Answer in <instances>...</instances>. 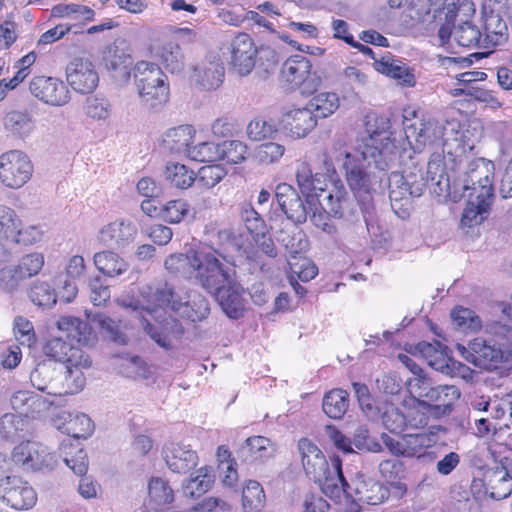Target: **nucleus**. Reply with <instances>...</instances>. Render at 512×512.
I'll return each instance as SVG.
<instances>
[{"mask_svg": "<svg viewBox=\"0 0 512 512\" xmlns=\"http://www.w3.org/2000/svg\"><path fill=\"white\" fill-rule=\"evenodd\" d=\"M364 132L359 150L345 152L342 165L347 184L355 194L369 193L372 188L369 159L383 169L397 149L387 118L374 112L368 113L364 120Z\"/></svg>", "mask_w": 512, "mask_h": 512, "instance_id": "obj_1", "label": "nucleus"}, {"mask_svg": "<svg viewBox=\"0 0 512 512\" xmlns=\"http://www.w3.org/2000/svg\"><path fill=\"white\" fill-rule=\"evenodd\" d=\"M303 470L308 478L318 483L322 492L331 499L343 497L339 512H360L361 506L349 500L348 482L342 471V460L333 455L327 460L321 449L310 439L301 438L297 444Z\"/></svg>", "mask_w": 512, "mask_h": 512, "instance_id": "obj_2", "label": "nucleus"}, {"mask_svg": "<svg viewBox=\"0 0 512 512\" xmlns=\"http://www.w3.org/2000/svg\"><path fill=\"white\" fill-rule=\"evenodd\" d=\"M220 258L206 257L200 262V286L218 302L231 319H239L245 313L243 287L236 281V271Z\"/></svg>", "mask_w": 512, "mask_h": 512, "instance_id": "obj_3", "label": "nucleus"}, {"mask_svg": "<svg viewBox=\"0 0 512 512\" xmlns=\"http://www.w3.org/2000/svg\"><path fill=\"white\" fill-rule=\"evenodd\" d=\"M241 219L253 242H240V239L231 230L220 231L219 237L221 239H231L240 255L244 256L247 260L258 263L261 260L262 254L269 258H275L277 256V248L268 226L251 204H244L242 206Z\"/></svg>", "mask_w": 512, "mask_h": 512, "instance_id": "obj_4", "label": "nucleus"}, {"mask_svg": "<svg viewBox=\"0 0 512 512\" xmlns=\"http://www.w3.org/2000/svg\"><path fill=\"white\" fill-rule=\"evenodd\" d=\"M132 77L138 96L145 105L159 108L169 101V80L158 64L138 61L132 68Z\"/></svg>", "mask_w": 512, "mask_h": 512, "instance_id": "obj_5", "label": "nucleus"}, {"mask_svg": "<svg viewBox=\"0 0 512 512\" xmlns=\"http://www.w3.org/2000/svg\"><path fill=\"white\" fill-rule=\"evenodd\" d=\"M451 5L453 8H449L450 4H448V11H446L448 23L455 24L457 20L461 22L454 31V39L457 44L466 48H488L491 42L488 28L486 27L487 34L483 37L479 28L470 22V18L475 14L473 2L464 0L460 4H456L453 1Z\"/></svg>", "mask_w": 512, "mask_h": 512, "instance_id": "obj_6", "label": "nucleus"}, {"mask_svg": "<svg viewBox=\"0 0 512 512\" xmlns=\"http://www.w3.org/2000/svg\"><path fill=\"white\" fill-rule=\"evenodd\" d=\"M402 124L407 140L413 139L417 149L426 145H433L442 137V127L438 122L427 117L414 105L403 108Z\"/></svg>", "mask_w": 512, "mask_h": 512, "instance_id": "obj_7", "label": "nucleus"}, {"mask_svg": "<svg viewBox=\"0 0 512 512\" xmlns=\"http://www.w3.org/2000/svg\"><path fill=\"white\" fill-rule=\"evenodd\" d=\"M34 173L30 157L22 150L12 149L0 155V182L9 189H20Z\"/></svg>", "mask_w": 512, "mask_h": 512, "instance_id": "obj_8", "label": "nucleus"}, {"mask_svg": "<svg viewBox=\"0 0 512 512\" xmlns=\"http://www.w3.org/2000/svg\"><path fill=\"white\" fill-rule=\"evenodd\" d=\"M487 79V74L482 71H467L456 76L455 87L450 89V96L463 97L465 102H482L492 108H500L501 101L496 92L485 88L484 86L475 85V82H482Z\"/></svg>", "mask_w": 512, "mask_h": 512, "instance_id": "obj_9", "label": "nucleus"}, {"mask_svg": "<svg viewBox=\"0 0 512 512\" xmlns=\"http://www.w3.org/2000/svg\"><path fill=\"white\" fill-rule=\"evenodd\" d=\"M312 63L301 54L288 57L282 64L279 80L289 90H300L302 94H311L316 90L312 77Z\"/></svg>", "mask_w": 512, "mask_h": 512, "instance_id": "obj_10", "label": "nucleus"}, {"mask_svg": "<svg viewBox=\"0 0 512 512\" xmlns=\"http://www.w3.org/2000/svg\"><path fill=\"white\" fill-rule=\"evenodd\" d=\"M230 68L241 76L251 73L256 64L258 49L252 37L244 32L237 33L226 47Z\"/></svg>", "mask_w": 512, "mask_h": 512, "instance_id": "obj_11", "label": "nucleus"}, {"mask_svg": "<svg viewBox=\"0 0 512 512\" xmlns=\"http://www.w3.org/2000/svg\"><path fill=\"white\" fill-rule=\"evenodd\" d=\"M141 297L143 309L150 314L159 311L176 313L181 307V300H184L182 293L166 281L148 285L141 291Z\"/></svg>", "mask_w": 512, "mask_h": 512, "instance_id": "obj_12", "label": "nucleus"}, {"mask_svg": "<svg viewBox=\"0 0 512 512\" xmlns=\"http://www.w3.org/2000/svg\"><path fill=\"white\" fill-rule=\"evenodd\" d=\"M382 442L385 447L395 456L422 457L426 450L436 443L434 432H423L416 434H404L401 436L382 435Z\"/></svg>", "mask_w": 512, "mask_h": 512, "instance_id": "obj_13", "label": "nucleus"}, {"mask_svg": "<svg viewBox=\"0 0 512 512\" xmlns=\"http://www.w3.org/2000/svg\"><path fill=\"white\" fill-rule=\"evenodd\" d=\"M0 498L14 510L31 509L37 502L34 488L16 475H8L0 479Z\"/></svg>", "mask_w": 512, "mask_h": 512, "instance_id": "obj_14", "label": "nucleus"}, {"mask_svg": "<svg viewBox=\"0 0 512 512\" xmlns=\"http://www.w3.org/2000/svg\"><path fill=\"white\" fill-rule=\"evenodd\" d=\"M220 258L222 255L215 249L209 251L202 249H190L186 253L170 254L164 261L167 272L175 276L194 277L200 284V265L202 258Z\"/></svg>", "mask_w": 512, "mask_h": 512, "instance_id": "obj_15", "label": "nucleus"}, {"mask_svg": "<svg viewBox=\"0 0 512 512\" xmlns=\"http://www.w3.org/2000/svg\"><path fill=\"white\" fill-rule=\"evenodd\" d=\"M493 177L494 165L491 161H473L464 179V189L469 191L467 197L494 198Z\"/></svg>", "mask_w": 512, "mask_h": 512, "instance_id": "obj_16", "label": "nucleus"}, {"mask_svg": "<svg viewBox=\"0 0 512 512\" xmlns=\"http://www.w3.org/2000/svg\"><path fill=\"white\" fill-rule=\"evenodd\" d=\"M29 90L35 98L51 106H64L71 98L67 85L50 76H34L29 83Z\"/></svg>", "mask_w": 512, "mask_h": 512, "instance_id": "obj_17", "label": "nucleus"}, {"mask_svg": "<svg viewBox=\"0 0 512 512\" xmlns=\"http://www.w3.org/2000/svg\"><path fill=\"white\" fill-rule=\"evenodd\" d=\"M66 79L77 93H92L98 86L99 76L92 61L86 58H74L66 68Z\"/></svg>", "mask_w": 512, "mask_h": 512, "instance_id": "obj_18", "label": "nucleus"}, {"mask_svg": "<svg viewBox=\"0 0 512 512\" xmlns=\"http://www.w3.org/2000/svg\"><path fill=\"white\" fill-rule=\"evenodd\" d=\"M43 353L49 359L66 365H91V360L79 347L61 338L49 339L43 346Z\"/></svg>", "mask_w": 512, "mask_h": 512, "instance_id": "obj_19", "label": "nucleus"}, {"mask_svg": "<svg viewBox=\"0 0 512 512\" xmlns=\"http://www.w3.org/2000/svg\"><path fill=\"white\" fill-rule=\"evenodd\" d=\"M45 447L35 441L25 440L16 445L11 452V460L24 470H40L47 465Z\"/></svg>", "mask_w": 512, "mask_h": 512, "instance_id": "obj_20", "label": "nucleus"}, {"mask_svg": "<svg viewBox=\"0 0 512 512\" xmlns=\"http://www.w3.org/2000/svg\"><path fill=\"white\" fill-rule=\"evenodd\" d=\"M280 124L291 137L299 139L316 127L317 117L311 108H293L282 114Z\"/></svg>", "mask_w": 512, "mask_h": 512, "instance_id": "obj_21", "label": "nucleus"}, {"mask_svg": "<svg viewBox=\"0 0 512 512\" xmlns=\"http://www.w3.org/2000/svg\"><path fill=\"white\" fill-rule=\"evenodd\" d=\"M425 390L426 388L421 387L418 392L419 397L426 398L421 404L441 415L450 413L453 404L460 397V391L455 385H439Z\"/></svg>", "mask_w": 512, "mask_h": 512, "instance_id": "obj_22", "label": "nucleus"}, {"mask_svg": "<svg viewBox=\"0 0 512 512\" xmlns=\"http://www.w3.org/2000/svg\"><path fill=\"white\" fill-rule=\"evenodd\" d=\"M163 458L173 473L186 474L198 462L196 451L179 443H168L163 447Z\"/></svg>", "mask_w": 512, "mask_h": 512, "instance_id": "obj_23", "label": "nucleus"}, {"mask_svg": "<svg viewBox=\"0 0 512 512\" xmlns=\"http://www.w3.org/2000/svg\"><path fill=\"white\" fill-rule=\"evenodd\" d=\"M353 485L355 498H353V493L350 491L349 484L347 496H349V500L355 501L359 506V502H363L368 505H378L384 502V500L389 496L388 489L373 478H357Z\"/></svg>", "mask_w": 512, "mask_h": 512, "instance_id": "obj_24", "label": "nucleus"}, {"mask_svg": "<svg viewBox=\"0 0 512 512\" xmlns=\"http://www.w3.org/2000/svg\"><path fill=\"white\" fill-rule=\"evenodd\" d=\"M471 362L481 369L494 370L503 362L504 353L482 338H475L469 345Z\"/></svg>", "mask_w": 512, "mask_h": 512, "instance_id": "obj_25", "label": "nucleus"}, {"mask_svg": "<svg viewBox=\"0 0 512 512\" xmlns=\"http://www.w3.org/2000/svg\"><path fill=\"white\" fill-rule=\"evenodd\" d=\"M147 488L145 505L148 509L154 512H163L170 509L175 494L167 480L161 477H151Z\"/></svg>", "mask_w": 512, "mask_h": 512, "instance_id": "obj_26", "label": "nucleus"}, {"mask_svg": "<svg viewBox=\"0 0 512 512\" xmlns=\"http://www.w3.org/2000/svg\"><path fill=\"white\" fill-rule=\"evenodd\" d=\"M275 197L287 218L296 222L306 219L305 205L294 187L286 183L277 185Z\"/></svg>", "mask_w": 512, "mask_h": 512, "instance_id": "obj_27", "label": "nucleus"}, {"mask_svg": "<svg viewBox=\"0 0 512 512\" xmlns=\"http://www.w3.org/2000/svg\"><path fill=\"white\" fill-rule=\"evenodd\" d=\"M317 200L321 208L327 210L333 218L341 219L344 216V204L348 200V193L343 182L337 178L329 180L328 189Z\"/></svg>", "mask_w": 512, "mask_h": 512, "instance_id": "obj_28", "label": "nucleus"}, {"mask_svg": "<svg viewBox=\"0 0 512 512\" xmlns=\"http://www.w3.org/2000/svg\"><path fill=\"white\" fill-rule=\"evenodd\" d=\"M484 486L491 498L501 500L512 492V477L503 466L488 469L484 473Z\"/></svg>", "mask_w": 512, "mask_h": 512, "instance_id": "obj_29", "label": "nucleus"}, {"mask_svg": "<svg viewBox=\"0 0 512 512\" xmlns=\"http://www.w3.org/2000/svg\"><path fill=\"white\" fill-rule=\"evenodd\" d=\"M191 78L202 90H216L223 83L224 67L216 62L202 63L193 68Z\"/></svg>", "mask_w": 512, "mask_h": 512, "instance_id": "obj_30", "label": "nucleus"}, {"mask_svg": "<svg viewBox=\"0 0 512 512\" xmlns=\"http://www.w3.org/2000/svg\"><path fill=\"white\" fill-rule=\"evenodd\" d=\"M56 326L60 331L65 332L67 337L83 345H90L96 339L89 324L78 317L61 316L57 320Z\"/></svg>", "mask_w": 512, "mask_h": 512, "instance_id": "obj_31", "label": "nucleus"}, {"mask_svg": "<svg viewBox=\"0 0 512 512\" xmlns=\"http://www.w3.org/2000/svg\"><path fill=\"white\" fill-rule=\"evenodd\" d=\"M274 450L273 442L261 435L248 437L240 447L243 459L249 462H263L273 456Z\"/></svg>", "mask_w": 512, "mask_h": 512, "instance_id": "obj_32", "label": "nucleus"}, {"mask_svg": "<svg viewBox=\"0 0 512 512\" xmlns=\"http://www.w3.org/2000/svg\"><path fill=\"white\" fill-rule=\"evenodd\" d=\"M181 307L176 313L191 322H199L207 318L210 313L208 300L200 293H182Z\"/></svg>", "mask_w": 512, "mask_h": 512, "instance_id": "obj_33", "label": "nucleus"}, {"mask_svg": "<svg viewBox=\"0 0 512 512\" xmlns=\"http://www.w3.org/2000/svg\"><path fill=\"white\" fill-rule=\"evenodd\" d=\"M66 465L78 476H85L88 470V457L79 441L64 440L60 446Z\"/></svg>", "mask_w": 512, "mask_h": 512, "instance_id": "obj_34", "label": "nucleus"}, {"mask_svg": "<svg viewBox=\"0 0 512 512\" xmlns=\"http://www.w3.org/2000/svg\"><path fill=\"white\" fill-rule=\"evenodd\" d=\"M165 182L172 188L186 190L197 179V175L188 166L178 162H168L163 171Z\"/></svg>", "mask_w": 512, "mask_h": 512, "instance_id": "obj_35", "label": "nucleus"}, {"mask_svg": "<svg viewBox=\"0 0 512 512\" xmlns=\"http://www.w3.org/2000/svg\"><path fill=\"white\" fill-rule=\"evenodd\" d=\"M195 134L196 131L192 125H180L167 131L163 144L171 152H185L188 156V150L192 147Z\"/></svg>", "mask_w": 512, "mask_h": 512, "instance_id": "obj_36", "label": "nucleus"}, {"mask_svg": "<svg viewBox=\"0 0 512 512\" xmlns=\"http://www.w3.org/2000/svg\"><path fill=\"white\" fill-rule=\"evenodd\" d=\"M493 198L479 197L472 199L468 197V202L461 217V226L473 228L480 225L488 215Z\"/></svg>", "mask_w": 512, "mask_h": 512, "instance_id": "obj_37", "label": "nucleus"}, {"mask_svg": "<svg viewBox=\"0 0 512 512\" xmlns=\"http://www.w3.org/2000/svg\"><path fill=\"white\" fill-rule=\"evenodd\" d=\"M93 260L99 272L108 277L119 276L129 268V264L124 258L110 250L96 253Z\"/></svg>", "mask_w": 512, "mask_h": 512, "instance_id": "obj_38", "label": "nucleus"}, {"mask_svg": "<svg viewBox=\"0 0 512 512\" xmlns=\"http://www.w3.org/2000/svg\"><path fill=\"white\" fill-rule=\"evenodd\" d=\"M12 405L21 415L34 418L46 409V401L42 396L27 391H18L12 398Z\"/></svg>", "mask_w": 512, "mask_h": 512, "instance_id": "obj_39", "label": "nucleus"}, {"mask_svg": "<svg viewBox=\"0 0 512 512\" xmlns=\"http://www.w3.org/2000/svg\"><path fill=\"white\" fill-rule=\"evenodd\" d=\"M125 42H113L102 51L101 63L107 71H117L126 68L131 61Z\"/></svg>", "mask_w": 512, "mask_h": 512, "instance_id": "obj_40", "label": "nucleus"}, {"mask_svg": "<svg viewBox=\"0 0 512 512\" xmlns=\"http://www.w3.org/2000/svg\"><path fill=\"white\" fill-rule=\"evenodd\" d=\"M349 407V395L343 389H332L323 398L324 413L332 419H341Z\"/></svg>", "mask_w": 512, "mask_h": 512, "instance_id": "obj_41", "label": "nucleus"}, {"mask_svg": "<svg viewBox=\"0 0 512 512\" xmlns=\"http://www.w3.org/2000/svg\"><path fill=\"white\" fill-rule=\"evenodd\" d=\"M157 56L164 68L171 72H178L183 67L184 55L177 41L167 40L157 51Z\"/></svg>", "mask_w": 512, "mask_h": 512, "instance_id": "obj_42", "label": "nucleus"}, {"mask_svg": "<svg viewBox=\"0 0 512 512\" xmlns=\"http://www.w3.org/2000/svg\"><path fill=\"white\" fill-rule=\"evenodd\" d=\"M136 235V229L130 223L112 222L101 230V239L106 243L123 246Z\"/></svg>", "mask_w": 512, "mask_h": 512, "instance_id": "obj_43", "label": "nucleus"}, {"mask_svg": "<svg viewBox=\"0 0 512 512\" xmlns=\"http://www.w3.org/2000/svg\"><path fill=\"white\" fill-rule=\"evenodd\" d=\"M214 483V470L211 466H204L196 471L184 487V492L191 498H198L205 494Z\"/></svg>", "mask_w": 512, "mask_h": 512, "instance_id": "obj_44", "label": "nucleus"}, {"mask_svg": "<svg viewBox=\"0 0 512 512\" xmlns=\"http://www.w3.org/2000/svg\"><path fill=\"white\" fill-rule=\"evenodd\" d=\"M379 471L382 477L391 485L392 488L396 489L402 496L407 491L405 483L401 482V476L404 473V464L400 460L387 459L383 460L379 464Z\"/></svg>", "mask_w": 512, "mask_h": 512, "instance_id": "obj_45", "label": "nucleus"}, {"mask_svg": "<svg viewBox=\"0 0 512 512\" xmlns=\"http://www.w3.org/2000/svg\"><path fill=\"white\" fill-rule=\"evenodd\" d=\"M265 503V493L259 482L249 480L242 491V506L245 512H259Z\"/></svg>", "mask_w": 512, "mask_h": 512, "instance_id": "obj_46", "label": "nucleus"}, {"mask_svg": "<svg viewBox=\"0 0 512 512\" xmlns=\"http://www.w3.org/2000/svg\"><path fill=\"white\" fill-rule=\"evenodd\" d=\"M64 431L71 436L72 441L88 438L94 431L93 421L83 413L71 416L64 424Z\"/></svg>", "mask_w": 512, "mask_h": 512, "instance_id": "obj_47", "label": "nucleus"}, {"mask_svg": "<svg viewBox=\"0 0 512 512\" xmlns=\"http://www.w3.org/2000/svg\"><path fill=\"white\" fill-rule=\"evenodd\" d=\"M288 265L291 272V279H295V276L302 282H308L318 274L316 265L304 255L289 256Z\"/></svg>", "mask_w": 512, "mask_h": 512, "instance_id": "obj_48", "label": "nucleus"}, {"mask_svg": "<svg viewBox=\"0 0 512 512\" xmlns=\"http://www.w3.org/2000/svg\"><path fill=\"white\" fill-rule=\"evenodd\" d=\"M44 265V257L40 253H31L23 256L13 269L12 277L22 280L37 275Z\"/></svg>", "mask_w": 512, "mask_h": 512, "instance_id": "obj_49", "label": "nucleus"}, {"mask_svg": "<svg viewBox=\"0 0 512 512\" xmlns=\"http://www.w3.org/2000/svg\"><path fill=\"white\" fill-rule=\"evenodd\" d=\"M310 106L317 118H327L339 108V98L333 92L319 93L312 98Z\"/></svg>", "mask_w": 512, "mask_h": 512, "instance_id": "obj_50", "label": "nucleus"}, {"mask_svg": "<svg viewBox=\"0 0 512 512\" xmlns=\"http://www.w3.org/2000/svg\"><path fill=\"white\" fill-rule=\"evenodd\" d=\"M221 144L210 141L201 142L188 150V158L202 163H215L220 161Z\"/></svg>", "mask_w": 512, "mask_h": 512, "instance_id": "obj_51", "label": "nucleus"}, {"mask_svg": "<svg viewBox=\"0 0 512 512\" xmlns=\"http://www.w3.org/2000/svg\"><path fill=\"white\" fill-rule=\"evenodd\" d=\"M441 343L436 341L435 344L421 341L416 344L415 350L427 361V363L436 370H442L447 365L445 355L440 349Z\"/></svg>", "mask_w": 512, "mask_h": 512, "instance_id": "obj_52", "label": "nucleus"}, {"mask_svg": "<svg viewBox=\"0 0 512 512\" xmlns=\"http://www.w3.org/2000/svg\"><path fill=\"white\" fill-rule=\"evenodd\" d=\"M220 152V161L234 165L242 163L246 159L248 147L238 140L224 141L221 143Z\"/></svg>", "mask_w": 512, "mask_h": 512, "instance_id": "obj_53", "label": "nucleus"}, {"mask_svg": "<svg viewBox=\"0 0 512 512\" xmlns=\"http://www.w3.org/2000/svg\"><path fill=\"white\" fill-rule=\"evenodd\" d=\"M5 126L20 137L26 136L33 128L31 115L27 111H11L5 117Z\"/></svg>", "mask_w": 512, "mask_h": 512, "instance_id": "obj_54", "label": "nucleus"}, {"mask_svg": "<svg viewBox=\"0 0 512 512\" xmlns=\"http://www.w3.org/2000/svg\"><path fill=\"white\" fill-rule=\"evenodd\" d=\"M24 233L23 230L18 229L14 210L6 206H0V235L8 238L17 234L19 237L17 241H25Z\"/></svg>", "mask_w": 512, "mask_h": 512, "instance_id": "obj_55", "label": "nucleus"}, {"mask_svg": "<svg viewBox=\"0 0 512 512\" xmlns=\"http://www.w3.org/2000/svg\"><path fill=\"white\" fill-rule=\"evenodd\" d=\"M92 321L97 325L103 336L115 342H124L120 329V320L116 321L104 314L98 313L94 315Z\"/></svg>", "mask_w": 512, "mask_h": 512, "instance_id": "obj_56", "label": "nucleus"}, {"mask_svg": "<svg viewBox=\"0 0 512 512\" xmlns=\"http://www.w3.org/2000/svg\"><path fill=\"white\" fill-rule=\"evenodd\" d=\"M276 132L275 124L261 117L253 119L247 126V135L252 141H263L273 137Z\"/></svg>", "mask_w": 512, "mask_h": 512, "instance_id": "obj_57", "label": "nucleus"}, {"mask_svg": "<svg viewBox=\"0 0 512 512\" xmlns=\"http://www.w3.org/2000/svg\"><path fill=\"white\" fill-rule=\"evenodd\" d=\"M91 365H66L65 375V394H76L80 392L86 383V378L82 372V368H88Z\"/></svg>", "mask_w": 512, "mask_h": 512, "instance_id": "obj_58", "label": "nucleus"}, {"mask_svg": "<svg viewBox=\"0 0 512 512\" xmlns=\"http://www.w3.org/2000/svg\"><path fill=\"white\" fill-rule=\"evenodd\" d=\"M14 336L23 346L31 347L36 342V333L31 321L23 316L14 319Z\"/></svg>", "mask_w": 512, "mask_h": 512, "instance_id": "obj_59", "label": "nucleus"}, {"mask_svg": "<svg viewBox=\"0 0 512 512\" xmlns=\"http://www.w3.org/2000/svg\"><path fill=\"white\" fill-rule=\"evenodd\" d=\"M189 211L188 203L183 199L168 201L161 210V219L168 223H179Z\"/></svg>", "mask_w": 512, "mask_h": 512, "instance_id": "obj_60", "label": "nucleus"}, {"mask_svg": "<svg viewBox=\"0 0 512 512\" xmlns=\"http://www.w3.org/2000/svg\"><path fill=\"white\" fill-rule=\"evenodd\" d=\"M30 300L37 306H50L56 302V295L49 284L44 282L34 283L29 290Z\"/></svg>", "mask_w": 512, "mask_h": 512, "instance_id": "obj_61", "label": "nucleus"}, {"mask_svg": "<svg viewBox=\"0 0 512 512\" xmlns=\"http://www.w3.org/2000/svg\"><path fill=\"white\" fill-rule=\"evenodd\" d=\"M226 173L222 165L213 163L202 166L196 175L198 183L206 188H212L225 177Z\"/></svg>", "mask_w": 512, "mask_h": 512, "instance_id": "obj_62", "label": "nucleus"}, {"mask_svg": "<svg viewBox=\"0 0 512 512\" xmlns=\"http://www.w3.org/2000/svg\"><path fill=\"white\" fill-rule=\"evenodd\" d=\"M285 248L289 252L290 256L303 255L309 248V241L305 233L296 228L291 233H286V236L282 238Z\"/></svg>", "mask_w": 512, "mask_h": 512, "instance_id": "obj_63", "label": "nucleus"}, {"mask_svg": "<svg viewBox=\"0 0 512 512\" xmlns=\"http://www.w3.org/2000/svg\"><path fill=\"white\" fill-rule=\"evenodd\" d=\"M285 147L275 142L261 144L257 149V158L263 164L279 161L284 155Z\"/></svg>", "mask_w": 512, "mask_h": 512, "instance_id": "obj_64", "label": "nucleus"}]
</instances>
